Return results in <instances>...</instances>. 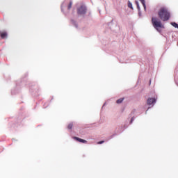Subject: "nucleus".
Listing matches in <instances>:
<instances>
[{
    "mask_svg": "<svg viewBox=\"0 0 178 178\" xmlns=\"http://www.w3.org/2000/svg\"><path fill=\"white\" fill-rule=\"evenodd\" d=\"M158 16L162 22H168L170 19V13L166 7H163L159 10Z\"/></svg>",
    "mask_w": 178,
    "mask_h": 178,
    "instance_id": "nucleus-1",
    "label": "nucleus"
},
{
    "mask_svg": "<svg viewBox=\"0 0 178 178\" xmlns=\"http://www.w3.org/2000/svg\"><path fill=\"white\" fill-rule=\"evenodd\" d=\"M152 24L157 31H160L159 29H165V26L163 24H162V22L156 17L152 18Z\"/></svg>",
    "mask_w": 178,
    "mask_h": 178,
    "instance_id": "nucleus-2",
    "label": "nucleus"
},
{
    "mask_svg": "<svg viewBox=\"0 0 178 178\" xmlns=\"http://www.w3.org/2000/svg\"><path fill=\"white\" fill-rule=\"evenodd\" d=\"M78 15H86L87 13V8L85 6H81L77 8Z\"/></svg>",
    "mask_w": 178,
    "mask_h": 178,
    "instance_id": "nucleus-3",
    "label": "nucleus"
},
{
    "mask_svg": "<svg viewBox=\"0 0 178 178\" xmlns=\"http://www.w3.org/2000/svg\"><path fill=\"white\" fill-rule=\"evenodd\" d=\"M155 102H156L155 98H149L147 99V105H152V104H155Z\"/></svg>",
    "mask_w": 178,
    "mask_h": 178,
    "instance_id": "nucleus-4",
    "label": "nucleus"
},
{
    "mask_svg": "<svg viewBox=\"0 0 178 178\" xmlns=\"http://www.w3.org/2000/svg\"><path fill=\"white\" fill-rule=\"evenodd\" d=\"M74 139L76 140V141H79V143H82L83 144H87V140L84 139H81L77 137H74Z\"/></svg>",
    "mask_w": 178,
    "mask_h": 178,
    "instance_id": "nucleus-5",
    "label": "nucleus"
},
{
    "mask_svg": "<svg viewBox=\"0 0 178 178\" xmlns=\"http://www.w3.org/2000/svg\"><path fill=\"white\" fill-rule=\"evenodd\" d=\"M142 5L143 6V8L145 9V10H147V6H145V0H139Z\"/></svg>",
    "mask_w": 178,
    "mask_h": 178,
    "instance_id": "nucleus-6",
    "label": "nucleus"
},
{
    "mask_svg": "<svg viewBox=\"0 0 178 178\" xmlns=\"http://www.w3.org/2000/svg\"><path fill=\"white\" fill-rule=\"evenodd\" d=\"M124 101V97L120 98L116 101L117 104H122Z\"/></svg>",
    "mask_w": 178,
    "mask_h": 178,
    "instance_id": "nucleus-7",
    "label": "nucleus"
},
{
    "mask_svg": "<svg viewBox=\"0 0 178 178\" xmlns=\"http://www.w3.org/2000/svg\"><path fill=\"white\" fill-rule=\"evenodd\" d=\"M73 5V2L72 1H70L69 3V4L67 5V9L68 10H70V9H72V6Z\"/></svg>",
    "mask_w": 178,
    "mask_h": 178,
    "instance_id": "nucleus-8",
    "label": "nucleus"
},
{
    "mask_svg": "<svg viewBox=\"0 0 178 178\" xmlns=\"http://www.w3.org/2000/svg\"><path fill=\"white\" fill-rule=\"evenodd\" d=\"M8 35V33H6V32L2 33L1 34V38H6V37Z\"/></svg>",
    "mask_w": 178,
    "mask_h": 178,
    "instance_id": "nucleus-9",
    "label": "nucleus"
},
{
    "mask_svg": "<svg viewBox=\"0 0 178 178\" xmlns=\"http://www.w3.org/2000/svg\"><path fill=\"white\" fill-rule=\"evenodd\" d=\"M67 129L72 130V129H73V123H70L67 126Z\"/></svg>",
    "mask_w": 178,
    "mask_h": 178,
    "instance_id": "nucleus-10",
    "label": "nucleus"
},
{
    "mask_svg": "<svg viewBox=\"0 0 178 178\" xmlns=\"http://www.w3.org/2000/svg\"><path fill=\"white\" fill-rule=\"evenodd\" d=\"M171 24L173 27H175V29H178V24L176 22H172Z\"/></svg>",
    "mask_w": 178,
    "mask_h": 178,
    "instance_id": "nucleus-11",
    "label": "nucleus"
},
{
    "mask_svg": "<svg viewBox=\"0 0 178 178\" xmlns=\"http://www.w3.org/2000/svg\"><path fill=\"white\" fill-rule=\"evenodd\" d=\"M128 6H129L131 9H133V4H131V3L129 2Z\"/></svg>",
    "mask_w": 178,
    "mask_h": 178,
    "instance_id": "nucleus-12",
    "label": "nucleus"
},
{
    "mask_svg": "<svg viewBox=\"0 0 178 178\" xmlns=\"http://www.w3.org/2000/svg\"><path fill=\"white\" fill-rule=\"evenodd\" d=\"M105 143V141L102 140L97 143V144H104Z\"/></svg>",
    "mask_w": 178,
    "mask_h": 178,
    "instance_id": "nucleus-13",
    "label": "nucleus"
},
{
    "mask_svg": "<svg viewBox=\"0 0 178 178\" xmlns=\"http://www.w3.org/2000/svg\"><path fill=\"white\" fill-rule=\"evenodd\" d=\"M135 3H136V6H138V5H140V4L138 3V1H135Z\"/></svg>",
    "mask_w": 178,
    "mask_h": 178,
    "instance_id": "nucleus-14",
    "label": "nucleus"
},
{
    "mask_svg": "<svg viewBox=\"0 0 178 178\" xmlns=\"http://www.w3.org/2000/svg\"><path fill=\"white\" fill-rule=\"evenodd\" d=\"M137 8L138 9V10H140V5L137 6Z\"/></svg>",
    "mask_w": 178,
    "mask_h": 178,
    "instance_id": "nucleus-15",
    "label": "nucleus"
},
{
    "mask_svg": "<svg viewBox=\"0 0 178 178\" xmlns=\"http://www.w3.org/2000/svg\"><path fill=\"white\" fill-rule=\"evenodd\" d=\"M131 122H133V118H131Z\"/></svg>",
    "mask_w": 178,
    "mask_h": 178,
    "instance_id": "nucleus-16",
    "label": "nucleus"
}]
</instances>
